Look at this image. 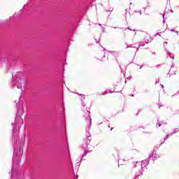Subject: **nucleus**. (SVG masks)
Here are the masks:
<instances>
[{
	"label": "nucleus",
	"instance_id": "1",
	"mask_svg": "<svg viewBox=\"0 0 179 179\" xmlns=\"http://www.w3.org/2000/svg\"><path fill=\"white\" fill-rule=\"evenodd\" d=\"M14 155L13 157V168L11 170V178L13 179V177L19 173V163H20V156L22 153V148L19 147L16 148V145H14Z\"/></svg>",
	"mask_w": 179,
	"mask_h": 179
},
{
	"label": "nucleus",
	"instance_id": "2",
	"mask_svg": "<svg viewBox=\"0 0 179 179\" xmlns=\"http://www.w3.org/2000/svg\"><path fill=\"white\" fill-rule=\"evenodd\" d=\"M15 85L18 89H21L22 93H24L23 90H24L25 86L24 80H22L19 74H17V76L15 78Z\"/></svg>",
	"mask_w": 179,
	"mask_h": 179
},
{
	"label": "nucleus",
	"instance_id": "3",
	"mask_svg": "<svg viewBox=\"0 0 179 179\" xmlns=\"http://www.w3.org/2000/svg\"><path fill=\"white\" fill-rule=\"evenodd\" d=\"M14 129H17V128H20L22 125H23V119L20 117L17 114L16 115V117L15 120V122L12 124Z\"/></svg>",
	"mask_w": 179,
	"mask_h": 179
},
{
	"label": "nucleus",
	"instance_id": "4",
	"mask_svg": "<svg viewBox=\"0 0 179 179\" xmlns=\"http://www.w3.org/2000/svg\"><path fill=\"white\" fill-rule=\"evenodd\" d=\"M146 161H143L141 164L138 162H132V167H136V166H141V168L143 169V167H146Z\"/></svg>",
	"mask_w": 179,
	"mask_h": 179
},
{
	"label": "nucleus",
	"instance_id": "5",
	"mask_svg": "<svg viewBox=\"0 0 179 179\" xmlns=\"http://www.w3.org/2000/svg\"><path fill=\"white\" fill-rule=\"evenodd\" d=\"M87 120H89V128H90V127H92V117H90V113H89V111L87 110Z\"/></svg>",
	"mask_w": 179,
	"mask_h": 179
},
{
	"label": "nucleus",
	"instance_id": "6",
	"mask_svg": "<svg viewBox=\"0 0 179 179\" xmlns=\"http://www.w3.org/2000/svg\"><path fill=\"white\" fill-rule=\"evenodd\" d=\"M179 131V129H176L175 131H173V132L169 135H167L166 137L164 138V141H166V139L169 137V136H171V135H173V134H177V132H178Z\"/></svg>",
	"mask_w": 179,
	"mask_h": 179
},
{
	"label": "nucleus",
	"instance_id": "7",
	"mask_svg": "<svg viewBox=\"0 0 179 179\" xmlns=\"http://www.w3.org/2000/svg\"><path fill=\"white\" fill-rule=\"evenodd\" d=\"M110 55H113V57H118V52L113 51V52H108Z\"/></svg>",
	"mask_w": 179,
	"mask_h": 179
},
{
	"label": "nucleus",
	"instance_id": "8",
	"mask_svg": "<svg viewBox=\"0 0 179 179\" xmlns=\"http://www.w3.org/2000/svg\"><path fill=\"white\" fill-rule=\"evenodd\" d=\"M148 43H149V41H148V42L140 43L138 46L139 47H143V45H145V44H148Z\"/></svg>",
	"mask_w": 179,
	"mask_h": 179
},
{
	"label": "nucleus",
	"instance_id": "9",
	"mask_svg": "<svg viewBox=\"0 0 179 179\" xmlns=\"http://www.w3.org/2000/svg\"><path fill=\"white\" fill-rule=\"evenodd\" d=\"M152 157L153 159H159V157H160V155L157 154H152Z\"/></svg>",
	"mask_w": 179,
	"mask_h": 179
},
{
	"label": "nucleus",
	"instance_id": "10",
	"mask_svg": "<svg viewBox=\"0 0 179 179\" xmlns=\"http://www.w3.org/2000/svg\"><path fill=\"white\" fill-rule=\"evenodd\" d=\"M107 93H113V92H101V94H102V96H104V94H107Z\"/></svg>",
	"mask_w": 179,
	"mask_h": 179
},
{
	"label": "nucleus",
	"instance_id": "11",
	"mask_svg": "<svg viewBox=\"0 0 179 179\" xmlns=\"http://www.w3.org/2000/svg\"><path fill=\"white\" fill-rule=\"evenodd\" d=\"M123 162H125V159H119V164H122Z\"/></svg>",
	"mask_w": 179,
	"mask_h": 179
},
{
	"label": "nucleus",
	"instance_id": "12",
	"mask_svg": "<svg viewBox=\"0 0 179 179\" xmlns=\"http://www.w3.org/2000/svg\"><path fill=\"white\" fill-rule=\"evenodd\" d=\"M166 54H167L168 57H170V58H172V59H174V57H171L169 52H167Z\"/></svg>",
	"mask_w": 179,
	"mask_h": 179
},
{
	"label": "nucleus",
	"instance_id": "13",
	"mask_svg": "<svg viewBox=\"0 0 179 179\" xmlns=\"http://www.w3.org/2000/svg\"><path fill=\"white\" fill-rule=\"evenodd\" d=\"M80 96L82 97V99H81L82 101L85 100V95L80 94Z\"/></svg>",
	"mask_w": 179,
	"mask_h": 179
},
{
	"label": "nucleus",
	"instance_id": "14",
	"mask_svg": "<svg viewBox=\"0 0 179 179\" xmlns=\"http://www.w3.org/2000/svg\"><path fill=\"white\" fill-rule=\"evenodd\" d=\"M157 127H162V124H160V122H157Z\"/></svg>",
	"mask_w": 179,
	"mask_h": 179
},
{
	"label": "nucleus",
	"instance_id": "15",
	"mask_svg": "<svg viewBox=\"0 0 179 179\" xmlns=\"http://www.w3.org/2000/svg\"><path fill=\"white\" fill-rule=\"evenodd\" d=\"M133 48L132 45H128V46H127L126 48Z\"/></svg>",
	"mask_w": 179,
	"mask_h": 179
},
{
	"label": "nucleus",
	"instance_id": "16",
	"mask_svg": "<svg viewBox=\"0 0 179 179\" xmlns=\"http://www.w3.org/2000/svg\"><path fill=\"white\" fill-rule=\"evenodd\" d=\"M143 173L142 172H140L138 173V176H142Z\"/></svg>",
	"mask_w": 179,
	"mask_h": 179
},
{
	"label": "nucleus",
	"instance_id": "17",
	"mask_svg": "<svg viewBox=\"0 0 179 179\" xmlns=\"http://www.w3.org/2000/svg\"><path fill=\"white\" fill-rule=\"evenodd\" d=\"M87 136H88V138H89V136H90V133H87Z\"/></svg>",
	"mask_w": 179,
	"mask_h": 179
},
{
	"label": "nucleus",
	"instance_id": "18",
	"mask_svg": "<svg viewBox=\"0 0 179 179\" xmlns=\"http://www.w3.org/2000/svg\"><path fill=\"white\" fill-rule=\"evenodd\" d=\"M133 31L134 32V36H136V32L135 31V30H133Z\"/></svg>",
	"mask_w": 179,
	"mask_h": 179
},
{
	"label": "nucleus",
	"instance_id": "19",
	"mask_svg": "<svg viewBox=\"0 0 179 179\" xmlns=\"http://www.w3.org/2000/svg\"><path fill=\"white\" fill-rule=\"evenodd\" d=\"M100 61H104V57L100 59Z\"/></svg>",
	"mask_w": 179,
	"mask_h": 179
},
{
	"label": "nucleus",
	"instance_id": "20",
	"mask_svg": "<svg viewBox=\"0 0 179 179\" xmlns=\"http://www.w3.org/2000/svg\"><path fill=\"white\" fill-rule=\"evenodd\" d=\"M142 66H141V65H140V66H139V69H142Z\"/></svg>",
	"mask_w": 179,
	"mask_h": 179
},
{
	"label": "nucleus",
	"instance_id": "21",
	"mask_svg": "<svg viewBox=\"0 0 179 179\" xmlns=\"http://www.w3.org/2000/svg\"><path fill=\"white\" fill-rule=\"evenodd\" d=\"M156 83H159V80H156Z\"/></svg>",
	"mask_w": 179,
	"mask_h": 179
},
{
	"label": "nucleus",
	"instance_id": "22",
	"mask_svg": "<svg viewBox=\"0 0 179 179\" xmlns=\"http://www.w3.org/2000/svg\"><path fill=\"white\" fill-rule=\"evenodd\" d=\"M170 31H174V29H170Z\"/></svg>",
	"mask_w": 179,
	"mask_h": 179
},
{
	"label": "nucleus",
	"instance_id": "23",
	"mask_svg": "<svg viewBox=\"0 0 179 179\" xmlns=\"http://www.w3.org/2000/svg\"><path fill=\"white\" fill-rule=\"evenodd\" d=\"M162 17L164 19V14L162 15Z\"/></svg>",
	"mask_w": 179,
	"mask_h": 179
},
{
	"label": "nucleus",
	"instance_id": "24",
	"mask_svg": "<svg viewBox=\"0 0 179 179\" xmlns=\"http://www.w3.org/2000/svg\"><path fill=\"white\" fill-rule=\"evenodd\" d=\"M176 33L178 34V36H179V34H178V31H177Z\"/></svg>",
	"mask_w": 179,
	"mask_h": 179
},
{
	"label": "nucleus",
	"instance_id": "25",
	"mask_svg": "<svg viewBox=\"0 0 179 179\" xmlns=\"http://www.w3.org/2000/svg\"><path fill=\"white\" fill-rule=\"evenodd\" d=\"M176 71H174V72H173V75H176Z\"/></svg>",
	"mask_w": 179,
	"mask_h": 179
},
{
	"label": "nucleus",
	"instance_id": "26",
	"mask_svg": "<svg viewBox=\"0 0 179 179\" xmlns=\"http://www.w3.org/2000/svg\"><path fill=\"white\" fill-rule=\"evenodd\" d=\"M129 30H130L131 31H132V29H129Z\"/></svg>",
	"mask_w": 179,
	"mask_h": 179
},
{
	"label": "nucleus",
	"instance_id": "27",
	"mask_svg": "<svg viewBox=\"0 0 179 179\" xmlns=\"http://www.w3.org/2000/svg\"><path fill=\"white\" fill-rule=\"evenodd\" d=\"M83 107H85V103H83Z\"/></svg>",
	"mask_w": 179,
	"mask_h": 179
},
{
	"label": "nucleus",
	"instance_id": "28",
	"mask_svg": "<svg viewBox=\"0 0 179 179\" xmlns=\"http://www.w3.org/2000/svg\"><path fill=\"white\" fill-rule=\"evenodd\" d=\"M18 106H19V103H17V107H18Z\"/></svg>",
	"mask_w": 179,
	"mask_h": 179
},
{
	"label": "nucleus",
	"instance_id": "29",
	"mask_svg": "<svg viewBox=\"0 0 179 179\" xmlns=\"http://www.w3.org/2000/svg\"><path fill=\"white\" fill-rule=\"evenodd\" d=\"M164 44H167V42H164Z\"/></svg>",
	"mask_w": 179,
	"mask_h": 179
},
{
	"label": "nucleus",
	"instance_id": "30",
	"mask_svg": "<svg viewBox=\"0 0 179 179\" xmlns=\"http://www.w3.org/2000/svg\"><path fill=\"white\" fill-rule=\"evenodd\" d=\"M138 48H136V51H138Z\"/></svg>",
	"mask_w": 179,
	"mask_h": 179
},
{
	"label": "nucleus",
	"instance_id": "31",
	"mask_svg": "<svg viewBox=\"0 0 179 179\" xmlns=\"http://www.w3.org/2000/svg\"><path fill=\"white\" fill-rule=\"evenodd\" d=\"M88 140H89V141H90V138H88Z\"/></svg>",
	"mask_w": 179,
	"mask_h": 179
},
{
	"label": "nucleus",
	"instance_id": "32",
	"mask_svg": "<svg viewBox=\"0 0 179 179\" xmlns=\"http://www.w3.org/2000/svg\"><path fill=\"white\" fill-rule=\"evenodd\" d=\"M162 87H163V85H162Z\"/></svg>",
	"mask_w": 179,
	"mask_h": 179
}]
</instances>
